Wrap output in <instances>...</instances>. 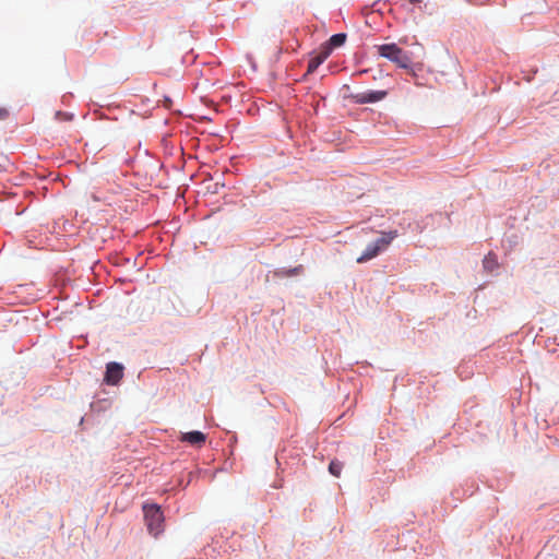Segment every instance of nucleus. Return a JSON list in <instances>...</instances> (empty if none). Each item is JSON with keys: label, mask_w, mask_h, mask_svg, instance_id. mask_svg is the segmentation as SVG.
I'll return each mask as SVG.
<instances>
[{"label": "nucleus", "mask_w": 559, "mask_h": 559, "mask_svg": "<svg viewBox=\"0 0 559 559\" xmlns=\"http://www.w3.org/2000/svg\"><path fill=\"white\" fill-rule=\"evenodd\" d=\"M330 56V49H321V51L312 57L309 62H308V69H307V72L308 73H312L314 72L320 64H322L325 59Z\"/></svg>", "instance_id": "0eeeda50"}, {"label": "nucleus", "mask_w": 559, "mask_h": 559, "mask_svg": "<svg viewBox=\"0 0 559 559\" xmlns=\"http://www.w3.org/2000/svg\"><path fill=\"white\" fill-rule=\"evenodd\" d=\"M304 267L302 265H298L293 269H278L274 272V276L283 278V277H290L298 275L302 272Z\"/></svg>", "instance_id": "1a4fd4ad"}, {"label": "nucleus", "mask_w": 559, "mask_h": 559, "mask_svg": "<svg viewBox=\"0 0 559 559\" xmlns=\"http://www.w3.org/2000/svg\"><path fill=\"white\" fill-rule=\"evenodd\" d=\"M342 469H343V463L338 462V461H332L329 465V471L330 473L335 476V477H340L341 473H342Z\"/></svg>", "instance_id": "9b49d317"}, {"label": "nucleus", "mask_w": 559, "mask_h": 559, "mask_svg": "<svg viewBox=\"0 0 559 559\" xmlns=\"http://www.w3.org/2000/svg\"><path fill=\"white\" fill-rule=\"evenodd\" d=\"M144 519L151 534L157 536L163 531L164 516L156 504L144 506Z\"/></svg>", "instance_id": "7ed1b4c3"}, {"label": "nucleus", "mask_w": 559, "mask_h": 559, "mask_svg": "<svg viewBox=\"0 0 559 559\" xmlns=\"http://www.w3.org/2000/svg\"><path fill=\"white\" fill-rule=\"evenodd\" d=\"M485 270L492 272L498 267V262L492 253H488L483 261Z\"/></svg>", "instance_id": "9d476101"}, {"label": "nucleus", "mask_w": 559, "mask_h": 559, "mask_svg": "<svg viewBox=\"0 0 559 559\" xmlns=\"http://www.w3.org/2000/svg\"><path fill=\"white\" fill-rule=\"evenodd\" d=\"M56 116H57L58 118H64V119H70V118H71L68 114H63V112H61V111H58V112L56 114Z\"/></svg>", "instance_id": "ddd939ff"}, {"label": "nucleus", "mask_w": 559, "mask_h": 559, "mask_svg": "<svg viewBox=\"0 0 559 559\" xmlns=\"http://www.w3.org/2000/svg\"><path fill=\"white\" fill-rule=\"evenodd\" d=\"M377 53L391 62L395 63L399 68L406 69L414 74L412 69V59L408 52L404 51L396 44H384L376 46Z\"/></svg>", "instance_id": "f257e3e1"}, {"label": "nucleus", "mask_w": 559, "mask_h": 559, "mask_svg": "<svg viewBox=\"0 0 559 559\" xmlns=\"http://www.w3.org/2000/svg\"><path fill=\"white\" fill-rule=\"evenodd\" d=\"M386 96L385 91H368L356 94H350L349 98L355 104H369L382 100Z\"/></svg>", "instance_id": "20e7f679"}, {"label": "nucleus", "mask_w": 559, "mask_h": 559, "mask_svg": "<svg viewBox=\"0 0 559 559\" xmlns=\"http://www.w3.org/2000/svg\"><path fill=\"white\" fill-rule=\"evenodd\" d=\"M396 236V230L382 233L381 238L367 246L362 254L357 258V263H364L377 257L379 252L385 249Z\"/></svg>", "instance_id": "f03ea898"}, {"label": "nucleus", "mask_w": 559, "mask_h": 559, "mask_svg": "<svg viewBox=\"0 0 559 559\" xmlns=\"http://www.w3.org/2000/svg\"><path fill=\"white\" fill-rule=\"evenodd\" d=\"M8 116L9 111L5 108L0 107V120H4Z\"/></svg>", "instance_id": "f8f14e48"}, {"label": "nucleus", "mask_w": 559, "mask_h": 559, "mask_svg": "<svg viewBox=\"0 0 559 559\" xmlns=\"http://www.w3.org/2000/svg\"><path fill=\"white\" fill-rule=\"evenodd\" d=\"M412 3H420L423 0H409Z\"/></svg>", "instance_id": "4468645a"}, {"label": "nucleus", "mask_w": 559, "mask_h": 559, "mask_svg": "<svg viewBox=\"0 0 559 559\" xmlns=\"http://www.w3.org/2000/svg\"><path fill=\"white\" fill-rule=\"evenodd\" d=\"M123 377V366L118 362H109L106 367L105 382L110 385H116Z\"/></svg>", "instance_id": "39448f33"}, {"label": "nucleus", "mask_w": 559, "mask_h": 559, "mask_svg": "<svg viewBox=\"0 0 559 559\" xmlns=\"http://www.w3.org/2000/svg\"><path fill=\"white\" fill-rule=\"evenodd\" d=\"M181 441L188 442L192 445L201 447L206 440V436L201 431H190L182 435Z\"/></svg>", "instance_id": "423d86ee"}, {"label": "nucleus", "mask_w": 559, "mask_h": 559, "mask_svg": "<svg viewBox=\"0 0 559 559\" xmlns=\"http://www.w3.org/2000/svg\"><path fill=\"white\" fill-rule=\"evenodd\" d=\"M346 40V34L338 33L330 37L329 41L322 47V49H330V52L337 47L344 45Z\"/></svg>", "instance_id": "6e6552de"}]
</instances>
